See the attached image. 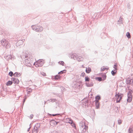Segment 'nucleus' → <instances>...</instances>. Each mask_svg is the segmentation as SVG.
I'll list each match as a JSON object with an SVG mask.
<instances>
[{"instance_id": "f257e3e1", "label": "nucleus", "mask_w": 133, "mask_h": 133, "mask_svg": "<svg viewBox=\"0 0 133 133\" xmlns=\"http://www.w3.org/2000/svg\"><path fill=\"white\" fill-rule=\"evenodd\" d=\"M69 57L74 59H76L79 62L82 61L83 60V58L81 56H79L77 55L74 54H70Z\"/></svg>"}, {"instance_id": "f03ea898", "label": "nucleus", "mask_w": 133, "mask_h": 133, "mask_svg": "<svg viewBox=\"0 0 133 133\" xmlns=\"http://www.w3.org/2000/svg\"><path fill=\"white\" fill-rule=\"evenodd\" d=\"M31 28L33 30L38 32H42L43 29V28L42 26L37 24L32 25Z\"/></svg>"}, {"instance_id": "7ed1b4c3", "label": "nucleus", "mask_w": 133, "mask_h": 133, "mask_svg": "<svg viewBox=\"0 0 133 133\" xmlns=\"http://www.w3.org/2000/svg\"><path fill=\"white\" fill-rule=\"evenodd\" d=\"M82 104L83 107H88L90 104V102L89 100H88L86 98H84L82 100Z\"/></svg>"}, {"instance_id": "20e7f679", "label": "nucleus", "mask_w": 133, "mask_h": 133, "mask_svg": "<svg viewBox=\"0 0 133 133\" xmlns=\"http://www.w3.org/2000/svg\"><path fill=\"white\" fill-rule=\"evenodd\" d=\"M123 96V94H122L119 93L117 94V92H116V94L115 95V96L116 99V103H119L120 102Z\"/></svg>"}, {"instance_id": "39448f33", "label": "nucleus", "mask_w": 133, "mask_h": 133, "mask_svg": "<svg viewBox=\"0 0 133 133\" xmlns=\"http://www.w3.org/2000/svg\"><path fill=\"white\" fill-rule=\"evenodd\" d=\"M44 63V62L43 59H40L38 61L37 63L36 64V67L42 66Z\"/></svg>"}, {"instance_id": "423d86ee", "label": "nucleus", "mask_w": 133, "mask_h": 133, "mask_svg": "<svg viewBox=\"0 0 133 133\" xmlns=\"http://www.w3.org/2000/svg\"><path fill=\"white\" fill-rule=\"evenodd\" d=\"M31 62L30 61V58H26L25 59V63L26 64L27 66H31Z\"/></svg>"}, {"instance_id": "0eeeda50", "label": "nucleus", "mask_w": 133, "mask_h": 133, "mask_svg": "<svg viewBox=\"0 0 133 133\" xmlns=\"http://www.w3.org/2000/svg\"><path fill=\"white\" fill-rule=\"evenodd\" d=\"M132 96L131 94L130 93H128V98L127 101L128 102H131L132 100Z\"/></svg>"}, {"instance_id": "6e6552de", "label": "nucleus", "mask_w": 133, "mask_h": 133, "mask_svg": "<svg viewBox=\"0 0 133 133\" xmlns=\"http://www.w3.org/2000/svg\"><path fill=\"white\" fill-rule=\"evenodd\" d=\"M86 86L87 87H92L94 85V84L92 81H90L89 82H86L85 83Z\"/></svg>"}, {"instance_id": "1a4fd4ad", "label": "nucleus", "mask_w": 133, "mask_h": 133, "mask_svg": "<svg viewBox=\"0 0 133 133\" xmlns=\"http://www.w3.org/2000/svg\"><path fill=\"white\" fill-rule=\"evenodd\" d=\"M11 80L12 81L13 83L16 84H18L19 83V80L17 78L12 77L11 78Z\"/></svg>"}, {"instance_id": "9d476101", "label": "nucleus", "mask_w": 133, "mask_h": 133, "mask_svg": "<svg viewBox=\"0 0 133 133\" xmlns=\"http://www.w3.org/2000/svg\"><path fill=\"white\" fill-rule=\"evenodd\" d=\"M95 108L97 109H98L99 108L100 103L99 101H95Z\"/></svg>"}, {"instance_id": "9b49d317", "label": "nucleus", "mask_w": 133, "mask_h": 133, "mask_svg": "<svg viewBox=\"0 0 133 133\" xmlns=\"http://www.w3.org/2000/svg\"><path fill=\"white\" fill-rule=\"evenodd\" d=\"M84 127L83 128L82 131V133H84L85 132L87 131V130L88 129V126L86 125L85 123H84Z\"/></svg>"}, {"instance_id": "f8f14e48", "label": "nucleus", "mask_w": 133, "mask_h": 133, "mask_svg": "<svg viewBox=\"0 0 133 133\" xmlns=\"http://www.w3.org/2000/svg\"><path fill=\"white\" fill-rule=\"evenodd\" d=\"M50 125L51 126H53V125H55L56 121L54 119H52L50 121Z\"/></svg>"}, {"instance_id": "ddd939ff", "label": "nucleus", "mask_w": 133, "mask_h": 133, "mask_svg": "<svg viewBox=\"0 0 133 133\" xmlns=\"http://www.w3.org/2000/svg\"><path fill=\"white\" fill-rule=\"evenodd\" d=\"M91 71V69L90 67H88V68L86 67L85 71L87 73H89Z\"/></svg>"}, {"instance_id": "4468645a", "label": "nucleus", "mask_w": 133, "mask_h": 133, "mask_svg": "<svg viewBox=\"0 0 133 133\" xmlns=\"http://www.w3.org/2000/svg\"><path fill=\"white\" fill-rule=\"evenodd\" d=\"M132 79L128 78V79L126 80V82L127 84H131V82H132Z\"/></svg>"}, {"instance_id": "2eb2a0df", "label": "nucleus", "mask_w": 133, "mask_h": 133, "mask_svg": "<svg viewBox=\"0 0 133 133\" xmlns=\"http://www.w3.org/2000/svg\"><path fill=\"white\" fill-rule=\"evenodd\" d=\"M21 74L20 73H18V72H15L14 74V77H18L20 76Z\"/></svg>"}, {"instance_id": "dca6fc26", "label": "nucleus", "mask_w": 133, "mask_h": 133, "mask_svg": "<svg viewBox=\"0 0 133 133\" xmlns=\"http://www.w3.org/2000/svg\"><path fill=\"white\" fill-rule=\"evenodd\" d=\"M40 124L39 123H36L34 127V128H35L36 129H38V128L40 127Z\"/></svg>"}, {"instance_id": "f3484780", "label": "nucleus", "mask_w": 133, "mask_h": 133, "mask_svg": "<svg viewBox=\"0 0 133 133\" xmlns=\"http://www.w3.org/2000/svg\"><path fill=\"white\" fill-rule=\"evenodd\" d=\"M12 83H13V82L12 80H11V81H9L6 83V85L7 86L10 85L12 84Z\"/></svg>"}, {"instance_id": "a211bd4d", "label": "nucleus", "mask_w": 133, "mask_h": 133, "mask_svg": "<svg viewBox=\"0 0 133 133\" xmlns=\"http://www.w3.org/2000/svg\"><path fill=\"white\" fill-rule=\"evenodd\" d=\"M61 76L59 75H56L54 76V78L55 79V80H58V79H59L61 78Z\"/></svg>"}, {"instance_id": "6ab92c4d", "label": "nucleus", "mask_w": 133, "mask_h": 133, "mask_svg": "<svg viewBox=\"0 0 133 133\" xmlns=\"http://www.w3.org/2000/svg\"><path fill=\"white\" fill-rule=\"evenodd\" d=\"M7 41L5 39H3L1 41V43H2V45L3 46H5V44Z\"/></svg>"}, {"instance_id": "aec40b11", "label": "nucleus", "mask_w": 133, "mask_h": 133, "mask_svg": "<svg viewBox=\"0 0 133 133\" xmlns=\"http://www.w3.org/2000/svg\"><path fill=\"white\" fill-rule=\"evenodd\" d=\"M101 99V98L100 96L99 95H98L95 97V101H99V100H100Z\"/></svg>"}, {"instance_id": "412c9836", "label": "nucleus", "mask_w": 133, "mask_h": 133, "mask_svg": "<svg viewBox=\"0 0 133 133\" xmlns=\"http://www.w3.org/2000/svg\"><path fill=\"white\" fill-rule=\"evenodd\" d=\"M5 46L6 48H8L10 47V46L9 44V42L7 41L6 42Z\"/></svg>"}, {"instance_id": "4be33fe9", "label": "nucleus", "mask_w": 133, "mask_h": 133, "mask_svg": "<svg viewBox=\"0 0 133 133\" xmlns=\"http://www.w3.org/2000/svg\"><path fill=\"white\" fill-rule=\"evenodd\" d=\"M116 70L114 69L111 71V74L112 76H114L116 73L117 71Z\"/></svg>"}, {"instance_id": "5701e85b", "label": "nucleus", "mask_w": 133, "mask_h": 133, "mask_svg": "<svg viewBox=\"0 0 133 133\" xmlns=\"http://www.w3.org/2000/svg\"><path fill=\"white\" fill-rule=\"evenodd\" d=\"M101 74H103V75L102 76V77L103 78V80H105L106 79L107 76L106 75V74L105 73H102Z\"/></svg>"}, {"instance_id": "b1692460", "label": "nucleus", "mask_w": 133, "mask_h": 133, "mask_svg": "<svg viewBox=\"0 0 133 133\" xmlns=\"http://www.w3.org/2000/svg\"><path fill=\"white\" fill-rule=\"evenodd\" d=\"M85 81L86 82H88L90 81H91V80H90V78H89V77L87 76L85 77Z\"/></svg>"}, {"instance_id": "393cba45", "label": "nucleus", "mask_w": 133, "mask_h": 133, "mask_svg": "<svg viewBox=\"0 0 133 133\" xmlns=\"http://www.w3.org/2000/svg\"><path fill=\"white\" fill-rule=\"evenodd\" d=\"M23 40H20L17 42L16 44H19V45H22L23 43Z\"/></svg>"}, {"instance_id": "a878e982", "label": "nucleus", "mask_w": 133, "mask_h": 133, "mask_svg": "<svg viewBox=\"0 0 133 133\" xmlns=\"http://www.w3.org/2000/svg\"><path fill=\"white\" fill-rule=\"evenodd\" d=\"M3 30V29L0 28V34L1 35H4V34H5V33Z\"/></svg>"}, {"instance_id": "bb28decb", "label": "nucleus", "mask_w": 133, "mask_h": 133, "mask_svg": "<svg viewBox=\"0 0 133 133\" xmlns=\"http://www.w3.org/2000/svg\"><path fill=\"white\" fill-rule=\"evenodd\" d=\"M66 70H63L61 71L60 72H59L58 74H61L65 73L66 72Z\"/></svg>"}, {"instance_id": "cd10ccee", "label": "nucleus", "mask_w": 133, "mask_h": 133, "mask_svg": "<svg viewBox=\"0 0 133 133\" xmlns=\"http://www.w3.org/2000/svg\"><path fill=\"white\" fill-rule=\"evenodd\" d=\"M95 79L96 80H97L99 82H100L102 80V78L101 77H96Z\"/></svg>"}, {"instance_id": "c85d7f7f", "label": "nucleus", "mask_w": 133, "mask_h": 133, "mask_svg": "<svg viewBox=\"0 0 133 133\" xmlns=\"http://www.w3.org/2000/svg\"><path fill=\"white\" fill-rule=\"evenodd\" d=\"M38 131V129L36 130L35 128H34L32 131V133H37Z\"/></svg>"}, {"instance_id": "c756f323", "label": "nucleus", "mask_w": 133, "mask_h": 133, "mask_svg": "<svg viewBox=\"0 0 133 133\" xmlns=\"http://www.w3.org/2000/svg\"><path fill=\"white\" fill-rule=\"evenodd\" d=\"M50 100H51V101L52 102H55L56 104L57 103V100L56 99H51Z\"/></svg>"}, {"instance_id": "7c9ffc66", "label": "nucleus", "mask_w": 133, "mask_h": 133, "mask_svg": "<svg viewBox=\"0 0 133 133\" xmlns=\"http://www.w3.org/2000/svg\"><path fill=\"white\" fill-rule=\"evenodd\" d=\"M126 36H127V38H130L131 37L130 33L129 32H127V33Z\"/></svg>"}, {"instance_id": "2f4dec72", "label": "nucleus", "mask_w": 133, "mask_h": 133, "mask_svg": "<svg viewBox=\"0 0 133 133\" xmlns=\"http://www.w3.org/2000/svg\"><path fill=\"white\" fill-rule=\"evenodd\" d=\"M115 109L116 110V113H117L119 112L120 108H119L118 107H115Z\"/></svg>"}, {"instance_id": "473e14b6", "label": "nucleus", "mask_w": 133, "mask_h": 133, "mask_svg": "<svg viewBox=\"0 0 133 133\" xmlns=\"http://www.w3.org/2000/svg\"><path fill=\"white\" fill-rule=\"evenodd\" d=\"M58 63L62 66H64V63L63 61H60L58 62Z\"/></svg>"}, {"instance_id": "72a5a7b5", "label": "nucleus", "mask_w": 133, "mask_h": 133, "mask_svg": "<svg viewBox=\"0 0 133 133\" xmlns=\"http://www.w3.org/2000/svg\"><path fill=\"white\" fill-rule=\"evenodd\" d=\"M14 74L13 72L12 71H10L8 74L9 75L10 77H12L13 75L14 76Z\"/></svg>"}, {"instance_id": "f704fd0d", "label": "nucleus", "mask_w": 133, "mask_h": 133, "mask_svg": "<svg viewBox=\"0 0 133 133\" xmlns=\"http://www.w3.org/2000/svg\"><path fill=\"white\" fill-rule=\"evenodd\" d=\"M123 18L122 17L120 16L119 18V20L120 21V24H121V23L122 24L123 23Z\"/></svg>"}, {"instance_id": "c9c22d12", "label": "nucleus", "mask_w": 133, "mask_h": 133, "mask_svg": "<svg viewBox=\"0 0 133 133\" xmlns=\"http://www.w3.org/2000/svg\"><path fill=\"white\" fill-rule=\"evenodd\" d=\"M133 130L131 128H129L128 129V132L129 133H132Z\"/></svg>"}, {"instance_id": "e433bc0d", "label": "nucleus", "mask_w": 133, "mask_h": 133, "mask_svg": "<svg viewBox=\"0 0 133 133\" xmlns=\"http://www.w3.org/2000/svg\"><path fill=\"white\" fill-rule=\"evenodd\" d=\"M40 74L44 76H46V74L43 72H41Z\"/></svg>"}, {"instance_id": "4c0bfd02", "label": "nucleus", "mask_w": 133, "mask_h": 133, "mask_svg": "<svg viewBox=\"0 0 133 133\" xmlns=\"http://www.w3.org/2000/svg\"><path fill=\"white\" fill-rule=\"evenodd\" d=\"M114 68L115 69L114 70H117V64L116 63H115L114 65Z\"/></svg>"}, {"instance_id": "58836bf2", "label": "nucleus", "mask_w": 133, "mask_h": 133, "mask_svg": "<svg viewBox=\"0 0 133 133\" xmlns=\"http://www.w3.org/2000/svg\"><path fill=\"white\" fill-rule=\"evenodd\" d=\"M27 91L28 92H32V90L30 88L28 89Z\"/></svg>"}, {"instance_id": "ea45409f", "label": "nucleus", "mask_w": 133, "mask_h": 133, "mask_svg": "<svg viewBox=\"0 0 133 133\" xmlns=\"http://www.w3.org/2000/svg\"><path fill=\"white\" fill-rule=\"evenodd\" d=\"M60 115V114H48V115H52V116H55L56 115Z\"/></svg>"}, {"instance_id": "a19ab883", "label": "nucleus", "mask_w": 133, "mask_h": 133, "mask_svg": "<svg viewBox=\"0 0 133 133\" xmlns=\"http://www.w3.org/2000/svg\"><path fill=\"white\" fill-rule=\"evenodd\" d=\"M85 76V73L84 72H83L81 73V76L82 77H84Z\"/></svg>"}, {"instance_id": "79ce46f5", "label": "nucleus", "mask_w": 133, "mask_h": 133, "mask_svg": "<svg viewBox=\"0 0 133 133\" xmlns=\"http://www.w3.org/2000/svg\"><path fill=\"white\" fill-rule=\"evenodd\" d=\"M106 69V68H101V71H103L105 70Z\"/></svg>"}, {"instance_id": "37998d69", "label": "nucleus", "mask_w": 133, "mask_h": 133, "mask_svg": "<svg viewBox=\"0 0 133 133\" xmlns=\"http://www.w3.org/2000/svg\"><path fill=\"white\" fill-rule=\"evenodd\" d=\"M118 123L119 124H121L122 123L121 120H118Z\"/></svg>"}, {"instance_id": "c03bdc74", "label": "nucleus", "mask_w": 133, "mask_h": 133, "mask_svg": "<svg viewBox=\"0 0 133 133\" xmlns=\"http://www.w3.org/2000/svg\"><path fill=\"white\" fill-rule=\"evenodd\" d=\"M34 116V115L32 114H31L30 115V119H32Z\"/></svg>"}, {"instance_id": "a18cd8bd", "label": "nucleus", "mask_w": 133, "mask_h": 133, "mask_svg": "<svg viewBox=\"0 0 133 133\" xmlns=\"http://www.w3.org/2000/svg\"><path fill=\"white\" fill-rule=\"evenodd\" d=\"M46 48L47 49H49L51 48V47L49 46H46Z\"/></svg>"}, {"instance_id": "49530a36", "label": "nucleus", "mask_w": 133, "mask_h": 133, "mask_svg": "<svg viewBox=\"0 0 133 133\" xmlns=\"http://www.w3.org/2000/svg\"><path fill=\"white\" fill-rule=\"evenodd\" d=\"M69 121L70 122H69V123H72V120L71 119H69Z\"/></svg>"}, {"instance_id": "de8ad7c7", "label": "nucleus", "mask_w": 133, "mask_h": 133, "mask_svg": "<svg viewBox=\"0 0 133 133\" xmlns=\"http://www.w3.org/2000/svg\"><path fill=\"white\" fill-rule=\"evenodd\" d=\"M23 58H24L25 57V58H27L28 57V56L27 55H23Z\"/></svg>"}, {"instance_id": "09e8293b", "label": "nucleus", "mask_w": 133, "mask_h": 133, "mask_svg": "<svg viewBox=\"0 0 133 133\" xmlns=\"http://www.w3.org/2000/svg\"><path fill=\"white\" fill-rule=\"evenodd\" d=\"M91 78L93 79H95L94 76L93 75L91 77Z\"/></svg>"}, {"instance_id": "8fccbe9b", "label": "nucleus", "mask_w": 133, "mask_h": 133, "mask_svg": "<svg viewBox=\"0 0 133 133\" xmlns=\"http://www.w3.org/2000/svg\"><path fill=\"white\" fill-rule=\"evenodd\" d=\"M81 127L83 128L84 127V123H83L81 125Z\"/></svg>"}, {"instance_id": "3c124183", "label": "nucleus", "mask_w": 133, "mask_h": 133, "mask_svg": "<svg viewBox=\"0 0 133 133\" xmlns=\"http://www.w3.org/2000/svg\"><path fill=\"white\" fill-rule=\"evenodd\" d=\"M25 100H26V98H24L23 100V105L24 104V102H25Z\"/></svg>"}, {"instance_id": "603ef678", "label": "nucleus", "mask_w": 133, "mask_h": 133, "mask_svg": "<svg viewBox=\"0 0 133 133\" xmlns=\"http://www.w3.org/2000/svg\"><path fill=\"white\" fill-rule=\"evenodd\" d=\"M130 5L129 4H127V6L128 8L130 9V8H129V7L130 6Z\"/></svg>"}, {"instance_id": "864d4df0", "label": "nucleus", "mask_w": 133, "mask_h": 133, "mask_svg": "<svg viewBox=\"0 0 133 133\" xmlns=\"http://www.w3.org/2000/svg\"><path fill=\"white\" fill-rule=\"evenodd\" d=\"M56 95H57V96H58V97H60V95L59 94H57Z\"/></svg>"}, {"instance_id": "5fc2aeb1", "label": "nucleus", "mask_w": 133, "mask_h": 133, "mask_svg": "<svg viewBox=\"0 0 133 133\" xmlns=\"http://www.w3.org/2000/svg\"><path fill=\"white\" fill-rule=\"evenodd\" d=\"M30 127L28 129L27 131H29L30 130Z\"/></svg>"}, {"instance_id": "6e6d98bb", "label": "nucleus", "mask_w": 133, "mask_h": 133, "mask_svg": "<svg viewBox=\"0 0 133 133\" xmlns=\"http://www.w3.org/2000/svg\"><path fill=\"white\" fill-rule=\"evenodd\" d=\"M102 73H99V75H100L101 76H102V75H103V74H101Z\"/></svg>"}, {"instance_id": "4d7b16f0", "label": "nucleus", "mask_w": 133, "mask_h": 133, "mask_svg": "<svg viewBox=\"0 0 133 133\" xmlns=\"http://www.w3.org/2000/svg\"><path fill=\"white\" fill-rule=\"evenodd\" d=\"M11 56L10 55V56H9V58H10L11 59Z\"/></svg>"}, {"instance_id": "13d9d810", "label": "nucleus", "mask_w": 133, "mask_h": 133, "mask_svg": "<svg viewBox=\"0 0 133 133\" xmlns=\"http://www.w3.org/2000/svg\"><path fill=\"white\" fill-rule=\"evenodd\" d=\"M58 122H56V123H55V125H57L58 124Z\"/></svg>"}, {"instance_id": "bf43d9fd", "label": "nucleus", "mask_w": 133, "mask_h": 133, "mask_svg": "<svg viewBox=\"0 0 133 133\" xmlns=\"http://www.w3.org/2000/svg\"><path fill=\"white\" fill-rule=\"evenodd\" d=\"M118 23H120V21L119 20H118Z\"/></svg>"}, {"instance_id": "052dcab7", "label": "nucleus", "mask_w": 133, "mask_h": 133, "mask_svg": "<svg viewBox=\"0 0 133 133\" xmlns=\"http://www.w3.org/2000/svg\"><path fill=\"white\" fill-rule=\"evenodd\" d=\"M106 69H107V70H108V68H106Z\"/></svg>"}, {"instance_id": "680f3d73", "label": "nucleus", "mask_w": 133, "mask_h": 133, "mask_svg": "<svg viewBox=\"0 0 133 133\" xmlns=\"http://www.w3.org/2000/svg\"><path fill=\"white\" fill-rule=\"evenodd\" d=\"M45 103H46V102H45V101H44V104H45Z\"/></svg>"}, {"instance_id": "e2e57ef3", "label": "nucleus", "mask_w": 133, "mask_h": 133, "mask_svg": "<svg viewBox=\"0 0 133 133\" xmlns=\"http://www.w3.org/2000/svg\"><path fill=\"white\" fill-rule=\"evenodd\" d=\"M82 67H83V68H84V67H83V65H82Z\"/></svg>"}]
</instances>
